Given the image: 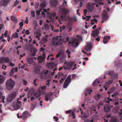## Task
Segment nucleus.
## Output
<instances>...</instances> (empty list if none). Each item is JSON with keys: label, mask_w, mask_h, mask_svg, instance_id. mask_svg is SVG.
Segmentation results:
<instances>
[{"label": "nucleus", "mask_w": 122, "mask_h": 122, "mask_svg": "<svg viewBox=\"0 0 122 122\" xmlns=\"http://www.w3.org/2000/svg\"><path fill=\"white\" fill-rule=\"evenodd\" d=\"M5 84L6 89L10 91L13 89L14 87L15 82L14 81L10 78L6 81Z\"/></svg>", "instance_id": "f257e3e1"}, {"label": "nucleus", "mask_w": 122, "mask_h": 122, "mask_svg": "<svg viewBox=\"0 0 122 122\" xmlns=\"http://www.w3.org/2000/svg\"><path fill=\"white\" fill-rule=\"evenodd\" d=\"M16 93L15 92H12L10 94L7 99V100L8 102H11L15 98L16 96Z\"/></svg>", "instance_id": "f03ea898"}, {"label": "nucleus", "mask_w": 122, "mask_h": 122, "mask_svg": "<svg viewBox=\"0 0 122 122\" xmlns=\"http://www.w3.org/2000/svg\"><path fill=\"white\" fill-rule=\"evenodd\" d=\"M71 81V75H69L65 80L63 85V87L66 88Z\"/></svg>", "instance_id": "7ed1b4c3"}, {"label": "nucleus", "mask_w": 122, "mask_h": 122, "mask_svg": "<svg viewBox=\"0 0 122 122\" xmlns=\"http://www.w3.org/2000/svg\"><path fill=\"white\" fill-rule=\"evenodd\" d=\"M108 18V13L106 10L103 11L102 14V23H103L105 21L107 20Z\"/></svg>", "instance_id": "20e7f679"}, {"label": "nucleus", "mask_w": 122, "mask_h": 122, "mask_svg": "<svg viewBox=\"0 0 122 122\" xmlns=\"http://www.w3.org/2000/svg\"><path fill=\"white\" fill-rule=\"evenodd\" d=\"M105 73L111 76L112 78L113 79H116L117 78V74L114 73L113 71L111 70L107 71Z\"/></svg>", "instance_id": "39448f33"}, {"label": "nucleus", "mask_w": 122, "mask_h": 122, "mask_svg": "<svg viewBox=\"0 0 122 122\" xmlns=\"http://www.w3.org/2000/svg\"><path fill=\"white\" fill-rule=\"evenodd\" d=\"M45 100L47 101H48L49 100L51 101L53 98V95L51 93L47 94L45 95Z\"/></svg>", "instance_id": "423d86ee"}, {"label": "nucleus", "mask_w": 122, "mask_h": 122, "mask_svg": "<svg viewBox=\"0 0 122 122\" xmlns=\"http://www.w3.org/2000/svg\"><path fill=\"white\" fill-rule=\"evenodd\" d=\"M43 52L44 54H43V56H39L37 58L38 62L40 63H42L45 60L46 56L44 54V52Z\"/></svg>", "instance_id": "0eeeda50"}, {"label": "nucleus", "mask_w": 122, "mask_h": 122, "mask_svg": "<svg viewBox=\"0 0 122 122\" xmlns=\"http://www.w3.org/2000/svg\"><path fill=\"white\" fill-rule=\"evenodd\" d=\"M99 32L98 30L96 29L93 30L91 33V36L93 37H96L99 35Z\"/></svg>", "instance_id": "6e6552de"}, {"label": "nucleus", "mask_w": 122, "mask_h": 122, "mask_svg": "<svg viewBox=\"0 0 122 122\" xmlns=\"http://www.w3.org/2000/svg\"><path fill=\"white\" fill-rule=\"evenodd\" d=\"M69 44H71L72 45L75 47H76L78 46L79 43L78 42H77L76 39H75L71 41H70L69 42Z\"/></svg>", "instance_id": "1a4fd4ad"}, {"label": "nucleus", "mask_w": 122, "mask_h": 122, "mask_svg": "<svg viewBox=\"0 0 122 122\" xmlns=\"http://www.w3.org/2000/svg\"><path fill=\"white\" fill-rule=\"evenodd\" d=\"M21 102L20 101H18L16 105L13 106L14 108L16 110L20 108L21 107Z\"/></svg>", "instance_id": "9d476101"}, {"label": "nucleus", "mask_w": 122, "mask_h": 122, "mask_svg": "<svg viewBox=\"0 0 122 122\" xmlns=\"http://www.w3.org/2000/svg\"><path fill=\"white\" fill-rule=\"evenodd\" d=\"M50 2L51 7H55L57 5V0H51Z\"/></svg>", "instance_id": "9b49d317"}, {"label": "nucleus", "mask_w": 122, "mask_h": 122, "mask_svg": "<svg viewBox=\"0 0 122 122\" xmlns=\"http://www.w3.org/2000/svg\"><path fill=\"white\" fill-rule=\"evenodd\" d=\"M110 38V36H105L103 38V42L104 44H106L109 41Z\"/></svg>", "instance_id": "f8f14e48"}, {"label": "nucleus", "mask_w": 122, "mask_h": 122, "mask_svg": "<svg viewBox=\"0 0 122 122\" xmlns=\"http://www.w3.org/2000/svg\"><path fill=\"white\" fill-rule=\"evenodd\" d=\"M104 110L105 112H110V108L109 106L107 104H106L104 107Z\"/></svg>", "instance_id": "ddd939ff"}, {"label": "nucleus", "mask_w": 122, "mask_h": 122, "mask_svg": "<svg viewBox=\"0 0 122 122\" xmlns=\"http://www.w3.org/2000/svg\"><path fill=\"white\" fill-rule=\"evenodd\" d=\"M33 57L28 58H27V62L30 64H32L33 62Z\"/></svg>", "instance_id": "4468645a"}, {"label": "nucleus", "mask_w": 122, "mask_h": 122, "mask_svg": "<svg viewBox=\"0 0 122 122\" xmlns=\"http://www.w3.org/2000/svg\"><path fill=\"white\" fill-rule=\"evenodd\" d=\"M28 114V112L27 111L24 112L22 114L23 116V119H25Z\"/></svg>", "instance_id": "2eb2a0df"}, {"label": "nucleus", "mask_w": 122, "mask_h": 122, "mask_svg": "<svg viewBox=\"0 0 122 122\" xmlns=\"http://www.w3.org/2000/svg\"><path fill=\"white\" fill-rule=\"evenodd\" d=\"M73 65V63L72 62H69L67 64L68 68L70 69H71L72 68Z\"/></svg>", "instance_id": "dca6fc26"}, {"label": "nucleus", "mask_w": 122, "mask_h": 122, "mask_svg": "<svg viewBox=\"0 0 122 122\" xmlns=\"http://www.w3.org/2000/svg\"><path fill=\"white\" fill-rule=\"evenodd\" d=\"M92 90H90L88 88L86 89L85 91V96H87L88 94H90L91 92H92Z\"/></svg>", "instance_id": "f3484780"}, {"label": "nucleus", "mask_w": 122, "mask_h": 122, "mask_svg": "<svg viewBox=\"0 0 122 122\" xmlns=\"http://www.w3.org/2000/svg\"><path fill=\"white\" fill-rule=\"evenodd\" d=\"M11 20L15 23H16L17 22L16 18L14 16H11Z\"/></svg>", "instance_id": "a211bd4d"}, {"label": "nucleus", "mask_w": 122, "mask_h": 122, "mask_svg": "<svg viewBox=\"0 0 122 122\" xmlns=\"http://www.w3.org/2000/svg\"><path fill=\"white\" fill-rule=\"evenodd\" d=\"M52 44L53 45L56 46L59 45V44L57 42V41L55 40H54V39H52Z\"/></svg>", "instance_id": "6ab92c4d"}, {"label": "nucleus", "mask_w": 122, "mask_h": 122, "mask_svg": "<svg viewBox=\"0 0 122 122\" xmlns=\"http://www.w3.org/2000/svg\"><path fill=\"white\" fill-rule=\"evenodd\" d=\"M92 48V46L90 45H87L85 48L84 49L87 51H90Z\"/></svg>", "instance_id": "aec40b11"}, {"label": "nucleus", "mask_w": 122, "mask_h": 122, "mask_svg": "<svg viewBox=\"0 0 122 122\" xmlns=\"http://www.w3.org/2000/svg\"><path fill=\"white\" fill-rule=\"evenodd\" d=\"M2 59L3 60L5 61L6 63L9 62L10 61V60L8 57H3Z\"/></svg>", "instance_id": "412c9836"}, {"label": "nucleus", "mask_w": 122, "mask_h": 122, "mask_svg": "<svg viewBox=\"0 0 122 122\" xmlns=\"http://www.w3.org/2000/svg\"><path fill=\"white\" fill-rule=\"evenodd\" d=\"M10 0H3V5L4 6H6L9 2Z\"/></svg>", "instance_id": "4be33fe9"}, {"label": "nucleus", "mask_w": 122, "mask_h": 122, "mask_svg": "<svg viewBox=\"0 0 122 122\" xmlns=\"http://www.w3.org/2000/svg\"><path fill=\"white\" fill-rule=\"evenodd\" d=\"M100 81H98V80H96L93 83V85L94 86H96L99 83Z\"/></svg>", "instance_id": "5701e85b"}, {"label": "nucleus", "mask_w": 122, "mask_h": 122, "mask_svg": "<svg viewBox=\"0 0 122 122\" xmlns=\"http://www.w3.org/2000/svg\"><path fill=\"white\" fill-rule=\"evenodd\" d=\"M91 18L90 16H86L85 17L82 16V19L83 20H86L88 21L89 20V18Z\"/></svg>", "instance_id": "b1692460"}, {"label": "nucleus", "mask_w": 122, "mask_h": 122, "mask_svg": "<svg viewBox=\"0 0 122 122\" xmlns=\"http://www.w3.org/2000/svg\"><path fill=\"white\" fill-rule=\"evenodd\" d=\"M5 79L4 77L0 75V84H2L4 82Z\"/></svg>", "instance_id": "393cba45"}, {"label": "nucleus", "mask_w": 122, "mask_h": 122, "mask_svg": "<svg viewBox=\"0 0 122 122\" xmlns=\"http://www.w3.org/2000/svg\"><path fill=\"white\" fill-rule=\"evenodd\" d=\"M46 6V5L43 3H41L40 6V9L41 10V9L43 8H44Z\"/></svg>", "instance_id": "a878e982"}, {"label": "nucleus", "mask_w": 122, "mask_h": 122, "mask_svg": "<svg viewBox=\"0 0 122 122\" xmlns=\"http://www.w3.org/2000/svg\"><path fill=\"white\" fill-rule=\"evenodd\" d=\"M34 95L36 97V98H37L40 97L41 94H39L38 92H37L35 93Z\"/></svg>", "instance_id": "bb28decb"}, {"label": "nucleus", "mask_w": 122, "mask_h": 122, "mask_svg": "<svg viewBox=\"0 0 122 122\" xmlns=\"http://www.w3.org/2000/svg\"><path fill=\"white\" fill-rule=\"evenodd\" d=\"M0 99H1V100L3 102V103H4V100L5 99V97L4 96H3L1 92H0Z\"/></svg>", "instance_id": "cd10ccee"}, {"label": "nucleus", "mask_w": 122, "mask_h": 122, "mask_svg": "<svg viewBox=\"0 0 122 122\" xmlns=\"http://www.w3.org/2000/svg\"><path fill=\"white\" fill-rule=\"evenodd\" d=\"M101 97V96L99 94L96 95L95 97V99L96 101L98 100Z\"/></svg>", "instance_id": "c85d7f7f"}, {"label": "nucleus", "mask_w": 122, "mask_h": 122, "mask_svg": "<svg viewBox=\"0 0 122 122\" xmlns=\"http://www.w3.org/2000/svg\"><path fill=\"white\" fill-rule=\"evenodd\" d=\"M63 12L64 13L63 14H65L66 15V14L69 11V10L67 9H62Z\"/></svg>", "instance_id": "c756f323"}, {"label": "nucleus", "mask_w": 122, "mask_h": 122, "mask_svg": "<svg viewBox=\"0 0 122 122\" xmlns=\"http://www.w3.org/2000/svg\"><path fill=\"white\" fill-rule=\"evenodd\" d=\"M37 52V50L35 49L33 50V53L31 54V56H35Z\"/></svg>", "instance_id": "7c9ffc66"}, {"label": "nucleus", "mask_w": 122, "mask_h": 122, "mask_svg": "<svg viewBox=\"0 0 122 122\" xmlns=\"http://www.w3.org/2000/svg\"><path fill=\"white\" fill-rule=\"evenodd\" d=\"M87 7L88 8V9L90 11H92L93 8L92 7H91L89 4L87 5Z\"/></svg>", "instance_id": "2f4dec72"}, {"label": "nucleus", "mask_w": 122, "mask_h": 122, "mask_svg": "<svg viewBox=\"0 0 122 122\" xmlns=\"http://www.w3.org/2000/svg\"><path fill=\"white\" fill-rule=\"evenodd\" d=\"M112 80H110L107 81L106 82V84L108 85H110L113 82Z\"/></svg>", "instance_id": "473e14b6"}, {"label": "nucleus", "mask_w": 122, "mask_h": 122, "mask_svg": "<svg viewBox=\"0 0 122 122\" xmlns=\"http://www.w3.org/2000/svg\"><path fill=\"white\" fill-rule=\"evenodd\" d=\"M40 70L38 68H36L34 69V71L36 74H37L39 73Z\"/></svg>", "instance_id": "72a5a7b5"}, {"label": "nucleus", "mask_w": 122, "mask_h": 122, "mask_svg": "<svg viewBox=\"0 0 122 122\" xmlns=\"http://www.w3.org/2000/svg\"><path fill=\"white\" fill-rule=\"evenodd\" d=\"M19 3V1H18L17 0H16L14 3L13 6H16Z\"/></svg>", "instance_id": "f704fd0d"}, {"label": "nucleus", "mask_w": 122, "mask_h": 122, "mask_svg": "<svg viewBox=\"0 0 122 122\" xmlns=\"http://www.w3.org/2000/svg\"><path fill=\"white\" fill-rule=\"evenodd\" d=\"M31 14L32 15V17H34L35 15V12L33 10H32L31 11Z\"/></svg>", "instance_id": "c9c22d12"}, {"label": "nucleus", "mask_w": 122, "mask_h": 122, "mask_svg": "<svg viewBox=\"0 0 122 122\" xmlns=\"http://www.w3.org/2000/svg\"><path fill=\"white\" fill-rule=\"evenodd\" d=\"M41 35V34L40 33H38V34L37 35L36 37L38 39V40H40V39L39 38V37Z\"/></svg>", "instance_id": "e433bc0d"}, {"label": "nucleus", "mask_w": 122, "mask_h": 122, "mask_svg": "<svg viewBox=\"0 0 122 122\" xmlns=\"http://www.w3.org/2000/svg\"><path fill=\"white\" fill-rule=\"evenodd\" d=\"M70 116H73V118L74 119L76 117L75 115L74 114V112H72L71 114H70Z\"/></svg>", "instance_id": "4c0bfd02"}, {"label": "nucleus", "mask_w": 122, "mask_h": 122, "mask_svg": "<svg viewBox=\"0 0 122 122\" xmlns=\"http://www.w3.org/2000/svg\"><path fill=\"white\" fill-rule=\"evenodd\" d=\"M117 120L115 118H112L110 122H117Z\"/></svg>", "instance_id": "58836bf2"}, {"label": "nucleus", "mask_w": 122, "mask_h": 122, "mask_svg": "<svg viewBox=\"0 0 122 122\" xmlns=\"http://www.w3.org/2000/svg\"><path fill=\"white\" fill-rule=\"evenodd\" d=\"M66 15L65 14H63L62 15L61 17V19L63 18L62 19V20L63 21V19H65L66 18Z\"/></svg>", "instance_id": "ea45409f"}, {"label": "nucleus", "mask_w": 122, "mask_h": 122, "mask_svg": "<svg viewBox=\"0 0 122 122\" xmlns=\"http://www.w3.org/2000/svg\"><path fill=\"white\" fill-rule=\"evenodd\" d=\"M45 27L46 29H48L49 28V26L48 24H46L45 25Z\"/></svg>", "instance_id": "a19ab883"}, {"label": "nucleus", "mask_w": 122, "mask_h": 122, "mask_svg": "<svg viewBox=\"0 0 122 122\" xmlns=\"http://www.w3.org/2000/svg\"><path fill=\"white\" fill-rule=\"evenodd\" d=\"M45 43L46 42L48 41L47 39L46 38L44 37L42 39Z\"/></svg>", "instance_id": "79ce46f5"}, {"label": "nucleus", "mask_w": 122, "mask_h": 122, "mask_svg": "<svg viewBox=\"0 0 122 122\" xmlns=\"http://www.w3.org/2000/svg\"><path fill=\"white\" fill-rule=\"evenodd\" d=\"M8 33V31L7 30H6L5 32V33L4 34V36L5 37H6L7 36H7V34Z\"/></svg>", "instance_id": "37998d69"}, {"label": "nucleus", "mask_w": 122, "mask_h": 122, "mask_svg": "<svg viewBox=\"0 0 122 122\" xmlns=\"http://www.w3.org/2000/svg\"><path fill=\"white\" fill-rule=\"evenodd\" d=\"M18 37V34L17 33H15V36H14V38H17Z\"/></svg>", "instance_id": "c03bdc74"}, {"label": "nucleus", "mask_w": 122, "mask_h": 122, "mask_svg": "<svg viewBox=\"0 0 122 122\" xmlns=\"http://www.w3.org/2000/svg\"><path fill=\"white\" fill-rule=\"evenodd\" d=\"M59 36H57L56 37H54L52 39H54V40H56L57 41H58V38Z\"/></svg>", "instance_id": "a18cd8bd"}, {"label": "nucleus", "mask_w": 122, "mask_h": 122, "mask_svg": "<svg viewBox=\"0 0 122 122\" xmlns=\"http://www.w3.org/2000/svg\"><path fill=\"white\" fill-rule=\"evenodd\" d=\"M25 34L26 35H28L30 34V33L29 31V30H27L26 31H25Z\"/></svg>", "instance_id": "49530a36"}, {"label": "nucleus", "mask_w": 122, "mask_h": 122, "mask_svg": "<svg viewBox=\"0 0 122 122\" xmlns=\"http://www.w3.org/2000/svg\"><path fill=\"white\" fill-rule=\"evenodd\" d=\"M15 64L14 63H13L11 62L10 63V64L9 65V66H11V67H13L15 65Z\"/></svg>", "instance_id": "de8ad7c7"}, {"label": "nucleus", "mask_w": 122, "mask_h": 122, "mask_svg": "<svg viewBox=\"0 0 122 122\" xmlns=\"http://www.w3.org/2000/svg\"><path fill=\"white\" fill-rule=\"evenodd\" d=\"M76 77V75L75 74H73L72 77V79H74Z\"/></svg>", "instance_id": "09e8293b"}, {"label": "nucleus", "mask_w": 122, "mask_h": 122, "mask_svg": "<svg viewBox=\"0 0 122 122\" xmlns=\"http://www.w3.org/2000/svg\"><path fill=\"white\" fill-rule=\"evenodd\" d=\"M7 40L8 42H9L10 41V37L9 35H8L7 36Z\"/></svg>", "instance_id": "8fccbe9b"}, {"label": "nucleus", "mask_w": 122, "mask_h": 122, "mask_svg": "<svg viewBox=\"0 0 122 122\" xmlns=\"http://www.w3.org/2000/svg\"><path fill=\"white\" fill-rule=\"evenodd\" d=\"M40 11L38 10L36 11V13L37 15H39L40 14Z\"/></svg>", "instance_id": "3c124183"}, {"label": "nucleus", "mask_w": 122, "mask_h": 122, "mask_svg": "<svg viewBox=\"0 0 122 122\" xmlns=\"http://www.w3.org/2000/svg\"><path fill=\"white\" fill-rule=\"evenodd\" d=\"M71 110H70L66 111V114H68L71 112Z\"/></svg>", "instance_id": "603ef678"}, {"label": "nucleus", "mask_w": 122, "mask_h": 122, "mask_svg": "<svg viewBox=\"0 0 122 122\" xmlns=\"http://www.w3.org/2000/svg\"><path fill=\"white\" fill-rule=\"evenodd\" d=\"M53 118L54 119H55V121L56 122L58 120V119L57 117L54 116Z\"/></svg>", "instance_id": "864d4df0"}, {"label": "nucleus", "mask_w": 122, "mask_h": 122, "mask_svg": "<svg viewBox=\"0 0 122 122\" xmlns=\"http://www.w3.org/2000/svg\"><path fill=\"white\" fill-rule=\"evenodd\" d=\"M25 23L26 24L28 23V18L27 17H26V20L25 22Z\"/></svg>", "instance_id": "5fc2aeb1"}, {"label": "nucleus", "mask_w": 122, "mask_h": 122, "mask_svg": "<svg viewBox=\"0 0 122 122\" xmlns=\"http://www.w3.org/2000/svg\"><path fill=\"white\" fill-rule=\"evenodd\" d=\"M19 25L20 27H22L23 25V22H21L20 23Z\"/></svg>", "instance_id": "6e6d98bb"}, {"label": "nucleus", "mask_w": 122, "mask_h": 122, "mask_svg": "<svg viewBox=\"0 0 122 122\" xmlns=\"http://www.w3.org/2000/svg\"><path fill=\"white\" fill-rule=\"evenodd\" d=\"M64 80V79H63V78H61V80L60 81V82L61 83H62Z\"/></svg>", "instance_id": "4d7b16f0"}, {"label": "nucleus", "mask_w": 122, "mask_h": 122, "mask_svg": "<svg viewBox=\"0 0 122 122\" xmlns=\"http://www.w3.org/2000/svg\"><path fill=\"white\" fill-rule=\"evenodd\" d=\"M40 51H44L45 50V49L42 47H41L40 48Z\"/></svg>", "instance_id": "13d9d810"}, {"label": "nucleus", "mask_w": 122, "mask_h": 122, "mask_svg": "<svg viewBox=\"0 0 122 122\" xmlns=\"http://www.w3.org/2000/svg\"><path fill=\"white\" fill-rule=\"evenodd\" d=\"M37 79H36L34 81L33 83L35 86H36L37 85V84L36 83V80H37Z\"/></svg>", "instance_id": "bf43d9fd"}, {"label": "nucleus", "mask_w": 122, "mask_h": 122, "mask_svg": "<svg viewBox=\"0 0 122 122\" xmlns=\"http://www.w3.org/2000/svg\"><path fill=\"white\" fill-rule=\"evenodd\" d=\"M66 53H68V54H70L71 53L70 51H69V50L68 49H67L66 51Z\"/></svg>", "instance_id": "052dcab7"}, {"label": "nucleus", "mask_w": 122, "mask_h": 122, "mask_svg": "<svg viewBox=\"0 0 122 122\" xmlns=\"http://www.w3.org/2000/svg\"><path fill=\"white\" fill-rule=\"evenodd\" d=\"M96 39L97 41H99L100 40V38L98 36L97 38H96Z\"/></svg>", "instance_id": "680f3d73"}, {"label": "nucleus", "mask_w": 122, "mask_h": 122, "mask_svg": "<svg viewBox=\"0 0 122 122\" xmlns=\"http://www.w3.org/2000/svg\"><path fill=\"white\" fill-rule=\"evenodd\" d=\"M121 2L120 1H117L116 3V5H117L118 4H120L121 3Z\"/></svg>", "instance_id": "e2e57ef3"}, {"label": "nucleus", "mask_w": 122, "mask_h": 122, "mask_svg": "<svg viewBox=\"0 0 122 122\" xmlns=\"http://www.w3.org/2000/svg\"><path fill=\"white\" fill-rule=\"evenodd\" d=\"M60 53H58V54L56 56V57L57 58L59 57L60 56Z\"/></svg>", "instance_id": "0e129e2a"}, {"label": "nucleus", "mask_w": 122, "mask_h": 122, "mask_svg": "<svg viewBox=\"0 0 122 122\" xmlns=\"http://www.w3.org/2000/svg\"><path fill=\"white\" fill-rule=\"evenodd\" d=\"M112 117L111 116V115H108L106 117V118H112Z\"/></svg>", "instance_id": "69168bd1"}, {"label": "nucleus", "mask_w": 122, "mask_h": 122, "mask_svg": "<svg viewBox=\"0 0 122 122\" xmlns=\"http://www.w3.org/2000/svg\"><path fill=\"white\" fill-rule=\"evenodd\" d=\"M14 73H13V72H12V73H11V71H10V72L9 73V75L11 76H12L13 74Z\"/></svg>", "instance_id": "338daca9"}, {"label": "nucleus", "mask_w": 122, "mask_h": 122, "mask_svg": "<svg viewBox=\"0 0 122 122\" xmlns=\"http://www.w3.org/2000/svg\"><path fill=\"white\" fill-rule=\"evenodd\" d=\"M97 26V25H94V26H93L92 27V28L93 29H95L96 28Z\"/></svg>", "instance_id": "774afa93"}]
</instances>
